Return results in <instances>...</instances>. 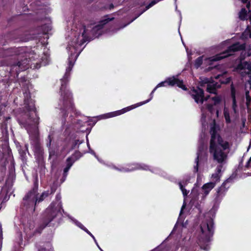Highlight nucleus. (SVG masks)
Segmentation results:
<instances>
[{"label": "nucleus", "mask_w": 251, "mask_h": 251, "mask_svg": "<svg viewBox=\"0 0 251 251\" xmlns=\"http://www.w3.org/2000/svg\"><path fill=\"white\" fill-rule=\"evenodd\" d=\"M210 133L209 152L213 160L219 164L215 172L211 176L212 181L210 183H215V185L220 181L222 165L226 162L230 146L228 141L223 139L217 133L215 125L211 127Z\"/></svg>", "instance_id": "obj_1"}, {"label": "nucleus", "mask_w": 251, "mask_h": 251, "mask_svg": "<svg viewBox=\"0 0 251 251\" xmlns=\"http://www.w3.org/2000/svg\"><path fill=\"white\" fill-rule=\"evenodd\" d=\"M25 104L28 113H26L24 117L19 120V122L27 130L31 145L38 150L39 148L38 128L39 118L36 112L34 101L31 99L30 95H26L25 99Z\"/></svg>", "instance_id": "obj_2"}, {"label": "nucleus", "mask_w": 251, "mask_h": 251, "mask_svg": "<svg viewBox=\"0 0 251 251\" xmlns=\"http://www.w3.org/2000/svg\"><path fill=\"white\" fill-rule=\"evenodd\" d=\"M209 215L206 214L201 223L198 236V244L201 249L206 251L209 249L210 238L214 232L213 220Z\"/></svg>", "instance_id": "obj_3"}, {"label": "nucleus", "mask_w": 251, "mask_h": 251, "mask_svg": "<svg viewBox=\"0 0 251 251\" xmlns=\"http://www.w3.org/2000/svg\"><path fill=\"white\" fill-rule=\"evenodd\" d=\"M51 193H50L49 191H45L38 198V187L35 186L28 192L23 198V204L26 208H31V210H34V206L36 203L43 201Z\"/></svg>", "instance_id": "obj_4"}, {"label": "nucleus", "mask_w": 251, "mask_h": 251, "mask_svg": "<svg viewBox=\"0 0 251 251\" xmlns=\"http://www.w3.org/2000/svg\"><path fill=\"white\" fill-rule=\"evenodd\" d=\"M61 197L59 195L56 196V201L53 202L44 213V216L48 222H51L55 217L61 215L62 205L60 201Z\"/></svg>", "instance_id": "obj_5"}, {"label": "nucleus", "mask_w": 251, "mask_h": 251, "mask_svg": "<svg viewBox=\"0 0 251 251\" xmlns=\"http://www.w3.org/2000/svg\"><path fill=\"white\" fill-rule=\"evenodd\" d=\"M237 69L242 77L248 76L249 77V79H247L248 82L245 84L244 86L245 94H249L251 93V63H249L247 62H241L238 65Z\"/></svg>", "instance_id": "obj_6"}, {"label": "nucleus", "mask_w": 251, "mask_h": 251, "mask_svg": "<svg viewBox=\"0 0 251 251\" xmlns=\"http://www.w3.org/2000/svg\"><path fill=\"white\" fill-rule=\"evenodd\" d=\"M152 97L151 96V95H149L148 98L143 101L138 102L135 104L126 107V108H124L120 110H117L116 111L109 112V113H106L104 114L101 115L100 116H99L98 117V118H99V120L105 119L112 118V117H114L122 115V114H123L127 111H129L133 109H134L137 107H139L140 106H141L144 104L148 103L152 99Z\"/></svg>", "instance_id": "obj_7"}, {"label": "nucleus", "mask_w": 251, "mask_h": 251, "mask_svg": "<svg viewBox=\"0 0 251 251\" xmlns=\"http://www.w3.org/2000/svg\"><path fill=\"white\" fill-rule=\"evenodd\" d=\"M167 85L172 87L176 85L184 90H187V88L183 84V80L178 79L177 78V76H173L172 77L167 78L165 81L159 83L151 92V94L154 93L155 90L157 87L161 86H166Z\"/></svg>", "instance_id": "obj_8"}, {"label": "nucleus", "mask_w": 251, "mask_h": 251, "mask_svg": "<svg viewBox=\"0 0 251 251\" xmlns=\"http://www.w3.org/2000/svg\"><path fill=\"white\" fill-rule=\"evenodd\" d=\"M245 46L244 44H240L239 43H236L229 47L225 51L219 54L214 56L211 59L212 61H218L230 55H231L233 53L238 50H240L244 49Z\"/></svg>", "instance_id": "obj_9"}, {"label": "nucleus", "mask_w": 251, "mask_h": 251, "mask_svg": "<svg viewBox=\"0 0 251 251\" xmlns=\"http://www.w3.org/2000/svg\"><path fill=\"white\" fill-rule=\"evenodd\" d=\"M201 86L205 87L204 85L206 84L205 86L207 92L213 94H217V89L220 87V84L217 82H210L209 79L207 78H201Z\"/></svg>", "instance_id": "obj_10"}, {"label": "nucleus", "mask_w": 251, "mask_h": 251, "mask_svg": "<svg viewBox=\"0 0 251 251\" xmlns=\"http://www.w3.org/2000/svg\"><path fill=\"white\" fill-rule=\"evenodd\" d=\"M192 98L198 104H202L204 101H212L214 104L218 103L221 100V98L219 95H216L211 99L209 98V95H192Z\"/></svg>", "instance_id": "obj_11"}, {"label": "nucleus", "mask_w": 251, "mask_h": 251, "mask_svg": "<svg viewBox=\"0 0 251 251\" xmlns=\"http://www.w3.org/2000/svg\"><path fill=\"white\" fill-rule=\"evenodd\" d=\"M71 57L69 58V67L66 69V73L63 77L61 79V86L60 87L61 93H65L66 84L68 82V78L70 76V73L71 71L74 64V61L71 60Z\"/></svg>", "instance_id": "obj_12"}, {"label": "nucleus", "mask_w": 251, "mask_h": 251, "mask_svg": "<svg viewBox=\"0 0 251 251\" xmlns=\"http://www.w3.org/2000/svg\"><path fill=\"white\" fill-rule=\"evenodd\" d=\"M134 167L127 168L126 167H122L120 169H119L115 166L113 167V168L117 170L120 172H128L130 171H132L138 169H142L144 170H149V167L144 164H134L132 165Z\"/></svg>", "instance_id": "obj_13"}, {"label": "nucleus", "mask_w": 251, "mask_h": 251, "mask_svg": "<svg viewBox=\"0 0 251 251\" xmlns=\"http://www.w3.org/2000/svg\"><path fill=\"white\" fill-rule=\"evenodd\" d=\"M28 60L26 58H25L23 60L18 61L16 63L12 64L11 66L12 69H14L15 68H16L15 70L17 73H18L20 71L25 70L28 68Z\"/></svg>", "instance_id": "obj_14"}, {"label": "nucleus", "mask_w": 251, "mask_h": 251, "mask_svg": "<svg viewBox=\"0 0 251 251\" xmlns=\"http://www.w3.org/2000/svg\"><path fill=\"white\" fill-rule=\"evenodd\" d=\"M215 186V183L210 182L207 183L202 186L201 192L200 194L202 200L205 199Z\"/></svg>", "instance_id": "obj_15"}, {"label": "nucleus", "mask_w": 251, "mask_h": 251, "mask_svg": "<svg viewBox=\"0 0 251 251\" xmlns=\"http://www.w3.org/2000/svg\"><path fill=\"white\" fill-rule=\"evenodd\" d=\"M85 28H84V31L82 33V35L81 36L79 35L77 38L74 39L73 41L72 42V43L70 45V46H72V47L74 49H75V48L77 47L78 46H82L85 42L84 39L86 37V35H85Z\"/></svg>", "instance_id": "obj_16"}, {"label": "nucleus", "mask_w": 251, "mask_h": 251, "mask_svg": "<svg viewBox=\"0 0 251 251\" xmlns=\"http://www.w3.org/2000/svg\"><path fill=\"white\" fill-rule=\"evenodd\" d=\"M63 105L65 108H67L69 111H72L73 112H76V110L74 107L73 103L69 98L65 95L63 97Z\"/></svg>", "instance_id": "obj_17"}, {"label": "nucleus", "mask_w": 251, "mask_h": 251, "mask_svg": "<svg viewBox=\"0 0 251 251\" xmlns=\"http://www.w3.org/2000/svg\"><path fill=\"white\" fill-rule=\"evenodd\" d=\"M71 219L77 226H78L80 228H81L83 230L85 231L87 233H88L90 236H91L92 237V238L93 239V240H94L95 243L97 244L98 248L101 251H102L101 249L99 247V246L98 245L97 240H96V238H95V237L93 236V235L81 223H80L77 220H76L72 218H71Z\"/></svg>", "instance_id": "obj_18"}, {"label": "nucleus", "mask_w": 251, "mask_h": 251, "mask_svg": "<svg viewBox=\"0 0 251 251\" xmlns=\"http://www.w3.org/2000/svg\"><path fill=\"white\" fill-rule=\"evenodd\" d=\"M204 147L203 145H201L198 149V151L197 152V156L195 159V163L196 165L194 167V170L195 172H197L198 171V163L199 159L201 158V154L203 151Z\"/></svg>", "instance_id": "obj_19"}, {"label": "nucleus", "mask_w": 251, "mask_h": 251, "mask_svg": "<svg viewBox=\"0 0 251 251\" xmlns=\"http://www.w3.org/2000/svg\"><path fill=\"white\" fill-rule=\"evenodd\" d=\"M114 18H106L100 22V24L98 25L95 27H94L92 29V32L94 33L95 31H98L101 29L102 28V26L107 23L108 22L112 21Z\"/></svg>", "instance_id": "obj_20"}, {"label": "nucleus", "mask_w": 251, "mask_h": 251, "mask_svg": "<svg viewBox=\"0 0 251 251\" xmlns=\"http://www.w3.org/2000/svg\"><path fill=\"white\" fill-rule=\"evenodd\" d=\"M34 227V224L33 222H30L28 223L25 226V231L28 235H31L34 233L35 231L33 230Z\"/></svg>", "instance_id": "obj_21"}, {"label": "nucleus", "mask_w": 251, "mask_h": 251, "mask_svg": "<svg viewBox=\"0 0 251 251\" xmlns=\"http://www.w3.org/2000/svg\"><path fill=\"white\" fill-rule=\"evenodd\" d=\"M226 72H224L223 74H220V75H218L217 76H216V79H219L221 77H223V78H225V79L224 80H222V79H220V81H221V83H228L230 82V77H226Z\"/></svg>", "instance_id": "obj_22"}, {"label": "nucleus", "mask_w": 251, "mask_h": 251, "mask_svg": "<svg viewBox=\"0 0 251 251\" xmlns=\"http://www.w3.org/2000/svg\"><path fill=\"white\" fill-rule=\"evenodd\" d=\"M74 161L72 160L71 158L69 157L67 160V166L64 170V175L66 176L67 173L73 165Z\"/></svg>", "instance_id": "obj_23"}, {"label": "nucleus", "mask_w": 251, "mask_h": 251, "mask_svg": "<svg viewBox=\"0 0 251 251\" xmlns=\"http://www.w3.org/2000/svg\"><path fill=\"white\" fill-rule=\"evenodd\" d=\"M224 114L226 122L227 124L231 123V120L230 118V113L229 110L227 108L225 107L224 109Z\"/></svg>", "instance_id": "obj_24"}, {"label": "nucleus", "mask_w": 251, "mask_h": 251, "mask_svg": "<svg viewBox=\"0 0 251 251\" xmlns=\"http://www.w3.org/2000/svg\"><path fill=\"white\" fill-rule=\"evenodd\" d=\"M239 17L242 20L247 19V11L245 8H242L239 13Z\"/></svg>", "instance_id": "obj_25"}, {"label": "nucleus", "mask_w": 251, "mask_h": 251, "mask_svg": "<svg viewBox=\"0 0 251 251\" xmlns=\"http://www.w3.org/2000/svg\"><path fill=\"white\" fill-rule=\"evenodd\" d=\"M185 183H184L183 182H182V181H180L178 183L179 188H180V190H181L184 196H186L189 192V191H187V190H186L184 188V187L185 185Z\"/></svg>", "instance_id": "obj_26"}, {"label": "nucleus", "mask_w": 251, "mask_h": 251, "mask_svg": "<svg viewBox=\"0 0 251 251\" xmlns=\"http://www.w3.org/2000/svg\"><path fill=\"white\" fill-rule=\"evenodd\" d=\"M203 56H200L197 58L195 61V66L198 68L202 63Z\"/></svg>", "instance_id": "obj_27"}, {"label": "nucleus", "mask_w": 251, "mask_h": 251, "mask_svg": "<svg viewBox=\"0 0 251 251\" xmlns=\"http://www.w3.org/2000/svg\"><path fill=\"white\" fill-rule=\"evenodd\" d=\"M232 101H233L232 110H233L235 115H236L237 113V105L236 104V100H235V95H232Z\"/></svg>", "instance_id": "obj_28"}, {"label": "nucleus", "mask_w": 251, "mask_h": 251, "mask_svg": "<svg viewBox=\"0 0 251 251\" xmlns=\"http://www.w3.org/2000/svg\"><path fill=\"white\" fill-rule=\"evenodd\" d=\"M243 37L245 38H251V32L249 26L247 27L246 30L243 33Z\"/></svg>", "instance_id": "obj_29"}, {"label": "nucleus", "mask_w": 251, "mask_h": 251, "mask_svg": "<svg viewBox=\"0 0 251 251\" xmlns=\"http://www.w3.org/2000/svg\"><path fill=\"white\" fill-rule=\"evenodd\" d=\"M246 105L248 107L251 104V97L250 95H246Z\"/></svg>", "instance_id": "obj_30"}, {"label": "nucleus", "mask_w": 251, "mask_h": 251, "mask_svg": "<svg viewBox=\"0 0 251 251\" xmlns=\"http://www.w3.org/2000/svg\"><path fill=\"white\" fill-rule=\"evenodd\" d=\"M194 91L196 93V94H204V91L202 88L197 87L196 90H194Z\"/></svg>", "instance_id": "obj_31"}, {"label": "nucleus", "mask_w": 251, "mask_h": 251, "mask_svg": "<svg viewBox=\"0 0 251 251\" xmlns=\"http://www.w3.org/2000/svg\"><path fill=\"white\" fill-rule=\"evenodd\" d=\"M201 111H202V116H201V122L202 126H204V122L205 121V116L204 115V114L203 108H201Z\"/></svg>", "instance_id": "obj_32"}, {"label": "nucleus", "mask_w": 251, "mask_h": 251, "mask_svg": "<svg viewBox=\"0 0 251 251\" xmlns=\"http://www.w3.org/2000/svg\"><path fill=\"white\" fill-rule=\"evenodd\" d=\"M207 109L210 112H212V104H208L207 105Z\"/></svg>", "instance_id": "obj_33"}, {"label": "nucleus", "mask_w": 251, "mask_h": 251, "mask_svg": "<svg viewBox=\"0 0 251 251\" xmlns=\"http://www.w3.org/2000/svg\"><path fill=\"white\" fill-rule=\"evenodd\" d=\"M231 94H232V95L235 94V93L236 92L235 88L233 87V86L232 85L231 87Z\"/></svg>", "instance_id": "obj_34"}, {"label": "nucleus", "mask_w": 251, "mask_h": 251, "mask_svg": "<svg viewBox=\"0 0 251 251\" xmlns=\"http://www.w3.org/2000/svg\"><path fill=\"white\" fill-rule=\"evenodd\" d=\"M86 142H87V145L88 147L89 148H90V144H89V140H88V134H87V135H86Z\"/></svg>", "instance_id": "obj_35"}, {"label": "nucleus", "mask_w": 251, "mask_h": 251, "mask_svg": "<svg viewBox=\"0 0 251 251\" xmlns=\"http://www.w3.org/2000/svg\"><path fill=\"white\" fill-rule=\"evenodd\" d=\"M184 207V205H183L182 206V208H181V210L180 211V215H179V218H178V219L179 220H180L181 219V215L182 214V210H183V208Z\"/></svg>", "instance_id": "obj_36"}, {"label": "nucleus", "mask_w": 251, "mask_h": 251, "mask_svg": "<svg viewBox=\"0 0 251 251\" xmlns=\"http://www.w3.org/2000/svg\"><path fill=\"white\" fill-rule=\"evenodd\" d=\"M251 157H250V159H249V161H248V163H247V165H246V166H247V167H248L249 166V164H250V163H251Z\"/></svg>", "instance_id": "obj_37"}, {"label": "nucleus", "mask_w": 251, "mask_h": 251, "mask_svg": "<svg viewBox=\"0 0 251 251\" xmlns=\"http://www.w3.org/2000/svg\"><path fill=\"white\" fill-rule=\"evenodd\" d=\"M151 171L153 172V173H157L158 172V170H157V169H155L154 170H151Z\"/></svg>", "instance_id": "obj_38"}, {"label": "nucleus", "mask_w": 251, "mask_h": 251, "mask_svg": "<svg viewBox=\"0 0 251 251\" xmlns=\"http://www.w3.org/2000/svg\"><path fill=\"white\" fill-rule=\"evenodd\" d=\"M250 6V2L247 3V5H246L247 7L248 8H249Z\"/></svg>", "instance_id": "obj_39"}, {"label": "nucleus", "mask_w": 251, "mask_h": 251, "mask_svg": "<svg viewBox=\"0 0 251 251\" xmlns=\"http://www.w3.org/2000/svg\"><path fill=\"white\" fill-rule=\"evenodd\" d=\"M243 3H247L248 0H241Z\"/></svg>", "instance_id": "obj_40"}, {"label": "nucleus", "mask_w": 251, "mask_h": 251, "mask_svg": "<svg viewBox=\"0 0 251 251\" xmlns=\"http://www.w3.org/2000/svg\"><path fill=\"white\" fill-rule=\"evenodd\" d=\"M91 152L92 154H93L94 155H95V156L96 157H97V156L96 155V154H95V152H94V151H92Z\"/></svg>", "instance_id": "obj_41"}, {"label": "nucleus", "mask_w": 251, "mask_h": 251, "mask_svg": "<svg viewBox=\"0 0 251 251\" xmlns=\"http://www.w3.org/2000/svg\"><path fill=\"white\" fill-rule=\"evenodd\" d=\"M45 251H50L49 249H48V250L44 249Z\"/></svg>", "instance_id": "obj_42"}, {"label": "nucleus", "mask_w": 251, "mask_h": 251, "mask_svg": "<svg viewBox=\"0 0 251 251\" xmlns=\"http://www.w3.org/2000/svg\"><path fill=\"white\" fill-rule=\"evenodd\" d=\"M217 115H218V111H217Z\"/></svg>", "instance_id": "obj_43"}, {"label": "nucleus", "mask_w": 251, "mask_h": 251, "mask_svg": "<svg viewBox=\"0 0 251 251\" xmlns=\"http://www.w3.org/2000/svg\"><path fill=\"white\" fill-rule=\"evenodd\" d=\"M16 50H17L18 51H19L20 49H16Z\"/></svg>", "instance_id": "obj_44"}, {"label": "nucleus", "mask_w": 251, "mask_h": 251, "mask_svg": "<svg viewBox=\"0 0 251 251\" xmlns=\"http://www.w3.org/2000/svg\"><path fill=\"white\" fill-rule=\"evenodd\" d=\"M250 54L248 53V56H250Z\"/></svg>", "instance_id": "obj_45"}, {"label": "nucleus", "mask_w": 251, "mask_h": 251, "mask_svg": "<svg viewBox=\"0 0 251 251\" xmlns=\"http://www.w3.org/2000/svg\"><path fill=\"white\" fill-rule=\"evenodd\" d=\"M67 48H69L70 49H71V47H68Z\"/></svg>", "instance_id": "obj_46"}, {"label": "nucleus", "mask_w": 251, "mask_h": 251, "mask_svg": "<svg viewBox=\"0 0 251 251\" xmlns=\"http://www.w3.org/2000/svg\"><path fill=\"white\" fill-rule=\"evenodd\" d=\"M39 251H43V249H42V250H39Z\"/></svg>", "instance_id": "obj_47"}]
</instances>
